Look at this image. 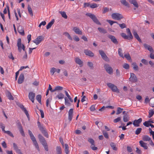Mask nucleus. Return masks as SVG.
Masks as SVG:
<instances>
[{
	"mask_svg": "<svg viewBox=\"0 0 154 154\" xmlns=\"http://www.w3.org/2000/svg\"><path fill=\"white\" fill-rule=\"evenodd\" d=\"M28 133L29 135L30 138L33 142L34 145L35 146L36 148L38 151H39L40 149L38 143L34 136L33 135L32 132L29 130H28Z\"/></svg>",
	"mask_w": 154,
	"mask_h": 154,
	"instance_id": "f257e3e1",
	"label": "nucleus"
},
{
	"mask_svg": "<svg viewBox=\"0 0 154 154\" xmlns=\"http://www.w3.org/2000/svg\"><path fill=\"white\" fill-rule=\"evenodd\" d=\"M37 124L38 127L42 133L47 138L48 137V133L46 130L45 128L44 127H43L42 125L39 121L38 122Z\"/></svg>",
	"mask_w": 154,
	"mask_h": 154,
	"instance_id": "f03ea898",
	"label": "nucleus"
},
{
	"mask_svg": "<svg viewBox=\"0 0 154 154\" xmlns=\"http://www.w3.org/2000/svg\"><path fill=\"white\" fill-rule=\"evenodd\" d=\"M17 45L18 47V49L20 52H21L22 49H23L24 51L25 50V47L24 45L21 44V40L20 38H19L17 42Z\"/></svg>",
	"mask_w": 154,
	"mask_h": 154,
	"instance_id": "7ed1b4c3",
	"label": "nucleus"
},
{
	"mask_svg": "<svg viewBox=\"0 0 154 154\" xmlns=\"http://www.w3.org/2000/svg\"><path fill=\"white\" fill-rule=\"evenodd\" d=\"M86 15L91 18L93 21L97 24L99 25H101V23L99 22L94 15L91 13L87 14Z\"/></svg>",
	"mask_w": 154,
	"mask_h": 154,
	"instance_id": "20e7f679",
	"label": "nucleus"
},
{
	"mask_svg": "<svg viewBox=\"0 0 154 154\" xmlns=\"http://www.w3.org/2000/svg\"><path fill=\"white\" fill-rule=\"evenodd\" d=\"M86 15L91 18L93 21L97 24L99 25H101V23L99 22L94 15L91 13L87 14Z\"/></svg>",
	"mask_w": 154,
	"mask_h": 154,
	"instance_id": "39448f33",
	"label": "nucleus"
},
{
	"mask_svg": "<svg viewBox=\"0 0 154 154\" xmlns=\"http://www.w3.org/2000/svg\"><path fill=\"white\" fill-rule=\"evenodd\" d=\"M111 17L113 19L118 20H120L123 18V16L118 13L112 14L111 15Z\"/></svg>",
	"mask_w": 154,
	"mask_h": 154,
	"instance_id": "423d86ee",
	"label": "nucleus"
},
{
	"mask_svg": "<svg viewBox=\"0 0 154 154\" xmlns=\"http://www.w3.org/2000/svg\"><path fill=\"white\" fill-rule=\"evenodd\" d=\"M107 85L113 91L117 93L119 92V91L118 89L117 86L115 85L114 84L109 83H107Z\"/></svg>",
	"mask_w": 154,
	"mask_h": 154,
	"instance_id": "0eeeda50",
	"label": "nucleus"
},
{
	"mask_svg": "<svg viewBox=\"0 0 154 154\" xmlns=\"http://www.w3.org/2000/svg\"><path fill=\"white\" fill-rule=\"evenodd\" d=\"M104 68L106 72L109 74H112L113 72L112 68L109 65L107 64H105L104 66Z\"/></svg>",
	"mask_w": 154,
	"mask_h": 154,
	"instance_id": "6e6552de",
	"label": "nucleus"
},
{
	"mask_svg": "<svg viewBox=\"0 0 154 154\" xmlns=\"http://www.w3.org/2000/svg\"><path fill=\"white\" fill-rule=\"evenodd\" d=\"M99 53L103 60L107 62L109 61V58L103 51L101 50H99Z\"/></svg>",
	"mask_w": 154,
	"mask_h": 154,
	"instance_id": "1a4fd4ad",
	"label": "nucleus"
},
{
	"mask_svg": "<svg viewBox=\"0 0 154 154\" xmlns=\"http://www.w3.org/2000/svg\"><path fill=\"white\" fill-rule=\"evenodd\" d=\"M131 76L129 79V81L132 83H135L137 82V79L135 75L133 73H131Z\"/></svg>",
	"mask_w": 154,
	"mask_h": 154,
	"instance_id": "9d476101",
	"label": "nucleus"
},
{
	"mask_svg": "<svg viewBox=\"0 0 154 154\" xmlns=\"http://www.w3.org/2000/svg\"><path fill=\"white\" fill-rule=\"evenodd\" d=\"M88 141L91 144V147L92 150H95L97 149V148L95 146L94 141L92 139L89 138Z\"/></svg>",
	"mask_w": 154,
	"mask_h": 154,
	"instance_id": "9b49d317",
	"label": "nucleus"
},
{
	"mask_svg": "<svg viewBox=\"0 0 154 154\" xmlns=\"http://www.w3.org/2000/svg\"><path fill=\"white\" fill-rule=\"evenodd\" d=\"M43 37L42 36H40L38 37L32 41L36 45H38L43 40Z\"/></svg>",
	"mask_w": 154,
	"mask_h": 154,
	"instance_id": "f8f14e48",
	"label": "nucleus"
},
{
	"mask_svg": "<svg viewBox=\"0 0 154 154\" xmlns=\"http://www.w3.org/2000/svg\"><path fill=\"white\" fill-rule=\"evenodd\" d=\"M74 60L75 63L79 65L80 67H82L83 65V62L78 57L75 58Z\"/></svg>",
	"mask_w": 154,
	"mask_h": 154,
	"instance_id": "ddd939ff",
	"label": "nucleus"
},
{
	"mask_svg": "<svg viewBox=\"0 0 154 154\" xmlns=\"http://www.w3.org/2000/svg\"><path fill=\"white\" fill-rule=\"evenodd\" d=\"M142 119L141 118L137 120H134L133 122V124L135 127H137L140 126V124L142 122Z\"/></svg>",
	"mask_w": 154,
	"mask_h": 154,
	"instance_id": "4468645a",
	"label": "nucleus"
},
{
	"mask_svg": "<svg viewBox=\"0 0 154 154\" xmlns=\"http://www.w3.org/2000/svg\"><path fill=\"white\" fill-rule=\"evenodd\" d=\"M18 106L22 109V110L25 112L27 118L29 119V115L28 113V111L26 110V108H25L24 106L20 104H19Z\"/></svg>",
	"mask_w": 154,
	"mask_h": 154,
	"instance_id": "2eb2a0df",
	"label": "nucleus"
},
{
	"mask_svg": "<svg viewBox=\"0 0 154 154\" xmlns=\"http://www.w3.org/2000/svg\"><path fill=\"white\" fill-rule=\"evenodd\" d=\"M35 95V93L32 92H30L29 94V98L32 103L34 102Z\"/></svg>",
	"mask_w": 154,
	"mask_h": 154,
	"instance_id": "dca6fc26",
	"label": "nucleus"
},
{
	"mask_svg": "<svg viewBox=\"0 0 154 154\" xmlns=\"http://www.w3.org/2000/svg\"><path fill=\"white\" fill-rule=\"evenodd\" d=\"M72 30L76 34L79 35H82V31L77 27H74Z\"/></svg>",
	"mask_w": 154,
	"mask_h": 154,
	"instance_id": "f3484780",
	"label": "nucleus"
},
{
	"mask_svg": "<svg viewBox=\"0 0 154 154\" xmlns=\"http://www.w3.org/2000/svg\"><path fill=\"white\" fill-rule=\"evenodd\" d=\"M73 109H71L68 112V119L71 121L73 117Z\"/></svg>",
	"mask_w": 154,
	"mask_h": 154,
	"instance_id": "a211bd4d",
	"label": "nucleus"
},
{
	"mask_svg": "<svg viewBox=\"0 0 154 154\" xmlns=\"http://www.w3.org/2000/svg\"><path fill=\"white\" fill-rule=\"evenodd\" d=\"M108 37H109V38L111 39V41L114 43L116 44H118V42L115 36L111 35H108Z\"/></svg>",
	"mask_w": 154,
	"mask_h": 154,
	"instance_id": "6ab92c4d",
	"label": "nucleus"
},
{
	"mask_svg": "<svg viewBox=\"0 0 154 154\" xmlns=\"http://www.w3.org/2000/svg\"><path fill=\"white\" fill-rule=\"evenodd\" d=\"M143 46L146 49H147L150 52L152 53L153 52V50L152 48V47L149 45L146 44H144Z\"/></svg>",
	"mask_w": 154,
	"mask_h": 154,
	"instance_id": "aec40b11",
	"label": "nucleus"
},
{
	"mask_svg": "<svg viewBox=\"0 0 154 154\" xmlns=\"http://www.w3.org/2000/svg\"><path fill=\"white\" fill-rule=\"evenodd\" d=\"M84 52L86 55L90 57H93L94 55L93 52L88 50H85L84 51Z\"/></svg>",
	"mask_w": 154,
	"mask_h": 154,
	"instance_id": "412c9836",
	"label": "nucleus"
},
{
	"mask_svg": "<svg viewBox=\"0 0 154 154\" xmlns=\"http://www.w3.org/2000/svg\"><path fill=\"white\" fill-rule=\"evenodd\" d=\"M18 32L22 35H24V30L23 27L20 26H18L17 28Z\"/></svg>",
	"mask_w": 154,
	"mask_h": 154,
	"instance_id": "4be33fe9",
	"label": "nucleus"
},
{
	"mask_svg": "<svg viewBox=\"0 0 154 154\" xmlns=\"http://www.w3.org/2000/svg\"><path fill=\"white\" fill-rule=\"evenodd\" d=\"M24 76L23 73L20 74L18 80V83L19 84H21L24 81Z\"/></svg>",
	"mask_w": 154,
	"mask_h": 154,
	"instance_id": "5701e85b",
	"label": "nucleus"
},
{
	"mask_svg": "<svg viewBox=\"0 0 154 154\" xmlns=\"http://www.w3.org/2000/svg\"><path fill=\"white\" fill-rule=\"evenodd\" d=\"M13 146L14 149L15 150L17 153L20 154H21L20 150L18 149V147L16 143H13Z\"/></svg>",
	"mask_w": 154,
	"mask_h": 154,
	"instance_id": "b1692460",
	"label": "nucleus"
},
{
	"mask_svg": "<svg viewBox=\"0 0 154 154\" xmlns=\"http://www.w3.org/2000/svg\"><path fill=\"white\" fill-rule=\"evenodd\" d=\"M38 137L39 141L42 143V144L46 142L44 138L41 134H38Z\"/></svg>",
	"mask_w": 154,
	"mask_h": 154,
	"instance_id": "393cba45",
	"label": "nucleus"
},
{
	"mask_svg": "<svg viewBox=\"0 0 154 154\" xmlns=\"http://www.w3.org/2000/svg\"><path fill=\"white\" fill-rule=\"evenodd\" d=\"M65 100V104L66 106H69L71 105V103L67 97H65L64 98Z\"/></svg>",
	"mask_w": 154,
	"mask_h": 154,
	"instance_id": "a878e982",
	"label": "nucleus"
},
{
	"mask_svg": "<svg viewBox=\"0 0 154 154\" xmlns=\"http://www.w3.org/2000/svg\"><path fill=\"white\" fill-rule=\"evenodd\" d=\"M139 143L141 146L143 147L145 149H147L148 147L147 146V143L144 142L143 141L140 140L139 142Z\"/></svg>",
	"mask_w": 154,
	"mask_h": 154,
	"instance_id": "bb28decb",
	"label": "nucleus"
},
{
	"mask_svg": "<svg viewBox=\"0 0 154 154\" xmlns=\"http://www.w3.org/2000/svg\"><path fill=\"white\" fill-rule=\"evenodd\" d=\"M6 95L9 99L12 100H14V97L11 95V93L8 91H7L6 92Z\"/></svg>",
	"mask_w": 154,
	"mask_h": 154,
	"instance_id": "cd10ccee",
	"label": "nucleus"
},
{
	"mask_svg": "<svg viewBox=\"0 0 154 154\" xmlns=\"http://www.w3.org/2000/svg\"><path fill=\"white\" fill-rule=\"evenodd\" d=\"M130 3L133 4L134 6L137 8L138 7V4L136 0H128Z\"/></svg>",
	"mask_w": 154,
	"mask_h": 154,
	"instance_id": "c85d7f7f",
	"label": "nucleus"
},
{
	"mask_svg": "<svg viewBox=\"0 0 154 154\" xmlns=\"http://www.w3.org/2000/svg\"><path fill=\"white\" fill-rule=\"evenodd\" d=\"M133 33L134 37L139 41V42H141V40L138 35L137 33L135 31H134Z\"/></svg>",
	"mask_w": 154,
	"mask_h": 154,
	"instance_id": "c756f323",
	"label": "nucleus"
},
{
	"mask_svg": "<svg viewBox=\"0 0 154 154\" xmlns=\"http://www.w3.org/2000/svg\"><path fill=\"white\" fill-rule=\"evenodd\" d=\"M129 119V117L127 114H125L123 117V120L125 122H128Z\"/></svg>",
	"mask_w": 154,
	"mask_h": 154,
	"instance_id": "7c9ffc66",
	"label": "nucleus"
},
{
	"mask_svg": "<svg viewBox=\"0 0 154 154\" xmlns=\"http://www.w3.org/2000/svg\"><path fill=\"white\" fill-rule=\"evenodd\" d=\"M54 19H53L51 21H50L47 25L46 28L47 29H48L50 28L52 25L54 24Z\"/></svg>",
	"mask_w": 154,
	"mask_h": 154,
	"instance_id": "2f4dec72",
	"label": "nucleus"
},
{
	"mask_svg": "<svg viewBox=\"0 0 154 154\" xmlns=\"http://www.w3.org/2000/svg\"><path fill=\"white\" fill-rule=\"evenodd\" d=\"M142 139L144 141H147L150 140L151 138L147 135H144L143 136Z\"/></svg>",
	"mask_w": 154,
	"mask_h": 154,
	"instance_id": "473e14b6",
	"label": "nucleus"
},
{
	"mask_svg": "<svg viewBox=\"0 0 154 154\" xmlns=\"http://www.w3.org/2000/svg\"><path fill=\"white\" fill-rule=\"evenodd\" d=\"M65 94L66 95V96L68 98L69 100L71 102H73V100L72 98L69 95L68 92L66 91H65Z\"/></svg>",
	"mask_w": 154,
	"mask_h": 154,
	"instance_id": "72a5a7b5",
	"label": "nucleus"
},
{
	"mask_svg": "<svg viewBox=\"0 0 154 154\" xmlns=\"http://www.w3.org/2000/svg\"><path fill=\"white\" fill-rule=\"evenodd\" d=\"M121 3L123 5L127 6V7H129V5L128 3L126 1V0H120Z\"/></svg>",
	"mask_w": 154,
	"mask_h": 154,
	"instance_id": "f704fd0d",
	"label": "nucleus"
},
{
	"mask_svg": "<svg viewBox=\"0 0 154 154\" xmlns=\"http://www.w3.org/2000/svg\"><path fill=\"white\" fill-rule=\"evenodd\" d=\"M121 36L125 39H128L129 40L131 39V38H129V37L128 35H126V34L122 33L121 34Z\"/></svg>",
	"mask_w": 154,
	"mask_h": 154,
	"instance_id": "c9c22d12",
	"label": "nucleus"
},
{
	"mask_svg": "<svg viewBox=\"0 0 154 154\" xmlns=\"http://www.w3.org/2000/svg\"><path fill=\"white\" fill-rule=\"evenodd\" d=\"M27 9L29 14L32 17L33 16V14L32 11L31 7L29 5H28V6Z\"/></svg>",
	"mask_w": 154,
	"mask_h": 154,
	"instance_id": "e433bc0d",
	"label": "nucleus"
},
{
	"mask_svg": "<svg viewBox=\"0 0 154 154\" xmlns=\"http://www.w3.org/2000/svg\"><path fill=\"white\" fill-rule=\"evenodd\" d=\"M56 150L57 154H62V151L60 146H57Z\"/></svg>",
	"mask_w": 154,
	"mask_h": 154,
	"instance_id": "4c0bfd02",
	"label": "nucleus"
},
{
	"mask_svg": "<svg viewBox=\"0 0 154 154\" xmlns=\"http://www.w3.org/2000/svg\"><path fill=\"white\" fill-rule=\"evenodd\" d=\"M126 31L128 34V35L129 37V38H131V39H132L133 38V37L130 31V29L129 28H127L126 29Z\"/></svg>",
	"mask_w": 154,
	"mask_h": 154,
	"instance_id": "58836bf2",
	"label": "nucleus"
},
{
	"mask_svg": "<svg viewBox=\"0 0 154 154\" xmlns=\"http://www.w3.org/2000/svg\"><path fill=\"white\" fill-rule=\"evenodd\" d=\"M65 152L66 154H69V146L67 144H65Z\"/></svg>",
	"mask_w": 154,
	"mask_h": 154,
	"instance_id": "ea45409f",
	"label": "nucleus"
},
{
	"mask_svg": "<svg viewBox=\"0 0 154 154\" xmlns=\"http://www.w3.org/2000/svg\"><path fill=\"white\" fill-rule=\"evenodd\" d=\"M98 29L99 30V31L100 32L103 33H106L107 32L106 30L105 29H104L103 28L99 27L98 28Z\"/></svg>",
	"mask_w": 154,
	"mask_h": 154,
	"instance_id": "a19ab883",
	"label": "nucleus"
},
{
	"mask_svg": "<svg viewBox=\"0 0 154 154\" xmlns=\"http://www.w3.org/2000/svg\"><path fill=\"white\" fill-rule=\"evenodd\" d=\"M56 97L58 98L59 99H62L64 98V95L63 94L60 93Z\"/></svg>",
	"mask_w": 154,
	"mask_h": 154,
	"instance_id": "79ce46f5",
	"label": "nucleus"
},
{
	"mask_svg": "<svg viewBox=\"0 0 154 154\" xmlns=\"http://www.w3.org/2000/svg\"><path fill=\"white\" fill-rule=\"evenodd\" d=\"M118 53L119 55L121 57L124 58L123 54L122 53V48H120L118 50Z\"/></svg>",
	"mask_w": 154,
	"mask_h": 154,
	"instance_id": "37998d69",
	"label": "nucleus"
},
{
	"mask_svg": "<svg viewBox=\"0 0 154 154\" xmlns=\"http://www.w3.org/2000/svg\"><path fill=\"white\" fill-rule=\"evenodd\" d=\"M36 99L40 103H41V96L40 95H37L36 96Z\"/></svg>",
	"mask_w": 154,
	"mask_h": 154,
	"instance_id": "c03bdc74",
	"label": "nucleus"
},
{
	"mask_svg": "<svg viewBox=\"0 0 154 154\" xmlns=\"http://www.w3.org/2000/svg\"><path fill=\"white\" fill-rule=\"evenodd\" d=\"M60 13L62 17L65 19H67V16L66 15V13L64 11H60Z\"/></svg>",
	"mask_w": 154,
	"mask_h": 154,
	"instance_id": "a18cd8bd",
	"label": "nucleus"
},
{
	"mask_svg": "<svg viewBox=\"0 0 154 154\" xmlns=\"http://www.w3.org/2000/svg\"><path fill=\"white\" fill-rule=\"evenodd\" d=\"M87 64L88 66L91 69H93L94 68L93 64L92 62H88L87 63Z\"/></svg>",
	"mask_w": 154,
	"mask_h": 154,
	"instance_id": "49530a36",
	"label": "nucleus"
},
{
	"mask_svg": "<svg viewBox=\"0 0 154 154\" xmlns=\"http://www.w3.org/2000/svg\"><path fill=\"white\" fill-rule=\"evenodd\" d=\"M110 145L113 150H117V148L116 146V145L114 143H111L110 144Z\"/></svg>",
	"mask_w": 154,
	"mask_h": 154,
	"instance_id": "de8ad7c7",
	"label": "nucleus"
},
{
	"mask_svg": "<svg viewBox=\"0 0 154 154\" xmlns=\"http://www.w3.org/2000/svg\"><path fill=\"white\" fill-rule=\"evenodd\" d=\"M64 35L66 36L69 39L72 40V38L70 36V34L67 32H65L64 33Z\"/></svg>",
	"mask_w": 154,
	"mask_h": 154,
	"instance_id": "09e8293b",
	"label": "nucleus"
},
{
	"mask_svg": "<svg viewBox=\"0 0 154 154\" xmlns=\"http://www.w3.org/2000/svg\"><path fill=\"white\" fill-rule=\"evenodd\" d=\"M5 133L7 134H8L11 137H14V136L13 134L10 131H5L4 132Z\"/></svg>",
	"mask_w": 154,
	"mask_h": 154,
	"instance_id": "8fccbe9b",
	"label": "nucleus"
},
{
	"mask_svg": "<svg viewBox=\"0 0 154 154\" xmlns=\"http://www.w3.org/2000/svg\"><path fill=\"white\" fill-rule=\"evenodd\" d=\"M123 110V109L121 108L120 107H118L116 114L119 115L122 112V111Z\"/></svg>",
	"mask_w": 154,
	"mask_h": 154,
	"instance_id": "3c124183",
	"label": "nucleus"
},
{
	"mask_svg": "<svg viewBox=\"0 0 154 154\" xmlns=\"http://www.w3.org/2000/svg\"><path fill=\"white\" fill-rule=\"evenodd\" d=\"M19 129L20 132V133L21 134H22V135L23 136H24L25 135L24 133V131L23 130L22 127L21 125H20V126Z\"/></svg>",
	"mask_w": 154,
	"mask_h": 154,
	"instance_id": "603ef678",
	"label": "nucleus"
},
{
	"mask_svg": "<svg viewBox=\"0 0 154 154\" xmlns=\"http://www.w3.org/2000/svg\"><path fill=\"white\" fill-rule=\"evenodd\" d=\"M141 131L142 128H137L135 131V134L137 135H138L140 133Z\"/></svg>",
	"mask_w": 154,
	"mask_h": 154,
	"instance_id": "864d4df0",
	"label": "nucleus"
},
{
	"mask_svg": "<svg viewBox=\"0 0 154 154\" xmlns=\"http://www.w3.org/2000/svg\"><path fill=\"white\" fill-rule=\"evenodd\" d=\"M106 21L109 23L111 25H112L114 23H117V22L107 20Z\"/></svg>",
	"mask_w": 154,
	"mask_h": 154,
	"instance_id": "5fc2aeb1",
	"label": "nucleus"
},
{
	"mask_svg": "<svg viewBox=\"0 0 154 154\" xmlns=\"http://www.w3.org/2000/svg\"><path fill=\"white\" fill-rule=\"evenodd\" d=\"M104 137L106 139H108L109 138V135L108 133L106 131H102Z\"/></svg>",
	"mask_w": 154,
	"mask_h": 154,
	"instance_id": "6e6d98bb",
	"label": "nucleus"
},
{
	"mask_svg": "<svg viewBox=\"0 0 154 154\" xmlns=\"http://www.w3.org/2000/svg\"><path fill=\"white\" fill-rule=\"evenodd\" d=\"M124 57H125L128 60H129L131 59L130 54L128 53L125 54Z\"/></svg>",
	"mask_w": 154,
	"mask_h": 154,
	"instance_id": "4d7b16f0",
	"label": "nucleus"
},
{
	"mask_svg": "<svg viewBox=\"0 0 154 154\" xmlns=\"http://www.w3.org/2000/svg\"><path fill=\"white\" fill-rule=\"evenodd\" d=\"M117 24H118L119 25V26L122 29L126 28V25L124 23H123L122 24H119L117 22Z\"/></svg>",
	"mask_w": 154,
	"mask_h": 154,
	"instance_id": "13d9d810",
	"label": "nucleus"
},
{
	"mask_svg": "<svg viewBox=\"0 0 154 154\" xmlns=\"http://www.w3.org/2000/svg\"><path fill=\"white\" fill-rule=\"evenodd\" d=\"M132 65L134 69L136 71H137L138 69V67L136 64V63H133Z\"/></svg>",
	"mask_w": 154,
	"mask_h": 154,
	"instance_id": "bf43d9fd",
	"label": "nucleus"
},
{
	"mask_svg": "<svg viewBox=\"0 0 154 154\" xmlns=\"http://www.w3.org/2000/svg\"><path fill=\"white\" fill-rule=\"evenodd\" d=\"M154 114V111L153 110H149V117L150 118Z\"/></svg>",
	"mask_w": 154,
	"mask_h": 154,
	"instance_id": "052dcab7",
	"label": "nucleus"
},
{
	"mask_svg": "<svg viewBox=\"0 0 154 154\" xmlns=\"http://www.w3.org/2000/svg\"><path fill=\"white\" fill-rule=\"evenodd\" d=\"M91 8H97L98 7V5L96 3H94L91 4L90 5Z\"/></svg>",
	"mask_w": 154,
	"mask_h": 154,
	"instance_id": "680f3d73",
	"label": "nucleus"
},
{
	"mask_svg": "<svg viewBox=\"0 0 154 154\" xmlns=\"http://www.w3.org/2000/svg\"><path fill=\"white\" fill-rule=\"evenodd\" d=\"M123 67L126 69H128L129 68V65L126 63H124L122 66Z\"/></svg>",
	"mask_w": 154,
	"mask_h": 154,
	"instance_id": "e2e57ef3",
	"label": "nucleus"
},
{
	"mask_svg": "<svg viewBox=\"0 0 154 154\" xmlns=\"http://www.w3.org/2000/svg\"><path fill=\"white\" fill-rule=\"evenodd\" d=\"M150 124L148 121H146L143 123V125L147 127L150 126Z\"/></svg>",
	"mask_w": 154,
	"mask_h": 154,
	"instance_id": "0e129e2a",
	"label": "nucleus"
},
{
	"mask_svg": "<svg viewBox=\"0 0 154 154\" xmlns=\"http://www.w3.org/2000/svg\"><path fill=\"white\" fill-rule=\"evenodd\" d=\"M56 91L61 90L63 89V87L60 86H57L55 87Z\"/></svg>",
	"mask_w": 154,
	"mask_h": 154,
	"instance_id": "69168bd1",
	"label": "nucleus"
},
{
	"mask_svg": "<svg viewBox=\"0 0 154 154\" xmlns=\"http://www.w3.org/2000/svg\"><path fill=\"white\" fill-rule=\"evenodd\" d=\"M56 69L54 67H53L52 68H51L50 70L51 74L52 75H53L54 72H55L56 71Z\"/></svg>",
	"mask_w": 154,
	"mask_h": 154,
	"instance_id": "338daca9",
	"label": "nucleus"
},
{
	"mask_svg": "<svg viewBox=\"0 0 154 154\" xmlns=\"http://www.w3.org/2000/svg\"><path fill=\"white\" fill-rule=\"evenodd\" d=\"M42 144L43 145V146L44 147V148H45V150H46V151H48V146H47V144L46 143V142L45 143H43V144Z\"/></svg>",
	"mask_w": 154,
	"mask_h": 154,
	"instance_id": "774afa93",
	"label": "nucleus"
}]
</instances>
